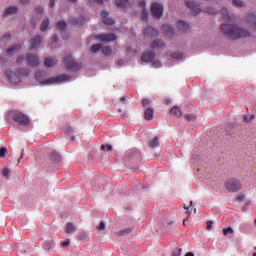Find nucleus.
Masks as SVG:
<instances>
[{
    "label": "nucleus",
    "instance_id": "obj_55",
    "mask_svg": "<svg viewBox=\"0 0 256 256\" xmlns=\"http://www.w3.org/2000/svg\"><path fill=\"white\" fill-rule=\"evenodd\" d=\"M184 209H186L187 213H189V207L184 206Z\"/></svg>",
    "mask_w": 256,
    "mask_h": 256
},
{
    "label": "nucleus",
    "instance_id": "obj_30",
    "mask_svg": "<svg viewBox=\"0 0 256 256\" xmlns=\"http://www.w3.org/2000/svg\"><path fill=\"white\" fill-rule=\"evenodd\" d=\"M101 51H102L103 55H111V52H112L111 48H109L107 46L102 47Z\"/></svg>",
    "mask_w": 256,
    "mask_h": 256
},
{
    "label": "nucleus",
    "instance_id": "obj_50",
    "mask_svg": "<svg viewBox=\"0 0 256 256\" xmlns=\"http://www.w3.org/2000/svg\"><path fill=\"white\" fill-rule=\"evenodd\" d=\"M37 13H43V8L41 7L37 8Z\"/></svg>",
    "mask_w": 256,
    "mask_h": 256
},
{
    "label": "nucleus",
    "instance_id": "obj_64",
    "mask_svg": "<svg viewBox=\"0 0 256 256\" xmlns=\"http://www.w3.org/2000/svg\"><path fill=\"white\" fill-rule=\"evenodd\" d=\"M244 119H245V121H249V120H247V117H245Z\"/></svg>",
    "mask_w": 256,
    "mask_h": 256
},
{
    "label": "nucleus",
    "instance_id": "obj_41",
    "mask_svg": "<svg viewBox=\"0 0 256 256\" xmlns=\"http://www.w3.org/2000/svg\"><path fill=\"white\" fill-rule=\"evenodd\" d=\"M79 239H81L82 241H87L88 236L86 233H80L79 234Z\"/></svg>",
    "mask_w": 256,
    "mask_h": 256
},
{
    "label": "nucleus",
    "instance_id": "obj_53",
    "mask_svg": "<svg viewBox=\"0 0 256 256\" xmlns=\"http://www.w3.org/2000/svg\"><path fill=\"white\" fill-rule=\"evenodd\" d=\"M21 3H29V0H20Z\"/></svg>",
    "mask_w": 256,
    "mask_h": 256
},
{
    "label": "nucleus",
    "instance_id": "obj_25",
    "mask_svg": "<svg viewBox=\"0 0 256 256\" xmlns=\"http://www.w3.org/2000/svg\"><path fill=\"white\" fill-rule=\"evenodd\" d=\"M75 231V225L73 223L69 222L66 225V233H73Z\"/></svg>",
    "mask_w": 256,
    "mask_h": 256
},
{
    "label": "nucleus",
    "instance_id": "obj_48",
    "mask_svg": "<svg viewBox=\"0 0 256 256\" xmlns=\"http://www.w3.org/2000/svg\"><path fill=\"white\" fill-rule=\"evenodd\" d=\"M153 64H154V66H156V67H161V63H159V62H153Z\"/></svg>",
    "mask_w": 256,
    "mask_h": 256
},
{
    "label": "nucleus",
    "instance_id": "obj_29",
    "mask_svg": "<svg viewBox=\"0 0 256 256\" xmlns=\"http://www.w3.org/2000/svg\"><path fill=\"white\" fill-rule=\"evenodd\" d=\"M66 27H67V23H65V21H60L57 24V29H59V31H64Z\"/></svg>",
    "mask_w": 256,
    "mask_h": 256
},
{
    "label": "nucleus",
    "instance_id": "obj_44",
    "mask_svg": "<svg viewBox=\"0 0 256 256\" xmlns=\"http://www.w3.org/2000/svg\"><path fill=\"white\" fill-rule=\"evenodd\" d=\"M149 103H150L149 99H144L143 102H142V104L144 105V107L147 106V105H149Z\"/></svg>",
    "mask_w": 256,
    "mask_h": 256
},
{
    "label": "nucleus",
    "instance_id": "obj_1",
    "mask_svg": "<svg viewBox=\"0 0 256 256\" xmlns=\"http://www.w3.org/2000/svg\"><path fill=\"white\" fill-rule=\"evenodd\" d=\"M221 29L225 35L230 37V39H241V37H249L247 30L239 28L235 25L224 24Z\"/></svg>",
    "mask_w": 256,
    "mask_h": 256
},
{
    "label": "nucleus",
    "instance_id": "obj_27",
    "mask_svg": "<svg viewBox=\"0 0 256 256\" xmlns=\"http://www.w3.org/2000/svg\"><path fill=\"white\" fill-rule=\"evenodd\" d=\"M19 49H20V46H13L7 50V55H13V53H17Z\"/></svg>",
    "mask_w": 256,
    "mask_h": 256
},
{
    "label": "nucleus",
    "instance_id": "obj_33",
    "mask_svg": "<svg viewBox=\"0 0 256 256\" xmlns=\"http://www.w3.org/2000/svg\"><path fill=\"white\" fill-rule=\"evenodd\" d=\"M102 151H111L113 149V146L106 144L101 146Z\"/></svg>",
    "mask_w": 256,
    "mask_h": 256
},
{
    "label": "nucleus",
    "instance_id": "obj_28",
    "mask_svg": "<svg viewBox=\"0 0 256 256\" xmlns=\"http://www.w3.org/2000/svg\"><path fill=\"white\" fill-rule=\"evenodd\" d=\"M159 47H163V41L161 40H155L152 44L153 49H157Z\"/></svg>",
    "mask_w": 256,
    "mask_h": 256
},
{
    "label": "nucleus",
    "instance_id": "obj_10",
    "mask_svg": "<svg viewBox=\"0 0 256 256\" xmlns=\"http://www.w3.org/2000/svg\"><path fill=\"white\" fill-rule=\"evenodd\" d=\"M40 45H41V37L36 36L30 42V49H31V51H37V49H39Z\"/></svg>",
    "mask_w": 256,
    "mask_h": 256
},
{
    "label": "nucleus",
    "instance_id": "obj_49",
    "mask_svg": "<svg viewBox=\"0 0 256 256\" xmlns=\"http://www.w3.org/2000/svg\"><path fill=\"white\" fill-rule=\"evenodd\" d=\"M118 65L121 67V65H125V62H123V60H119Z\"/></svg>",
    "mask_w": 256,
    "mask_h": 256
},
{
    "label": "nucleus",
    "instance_id": "obj_17",
    "mask_svg": "<svg viewBox=\"0 0 256 256\" xmlns=\"http://www.w3.org/2000/svg\"><path fill=\"white\" fill-rule=\"evenodd\" d=\"M64 63L68 69H75V60L73 58L69 57L64 60Z\"/></svg>",
    "mask_w": 256,
    "mask_h": 256
},
{
    "label": "nucleus",
    "instance_id": "obj_59",
    "mask_svg": "<svg viewBox=\"0 0 256 256\" xmlns=\"http://www.w3.org/2000/svg\"><path fill=\"white\" fill-rule=\"evenodd\" d=\"M242 200H243V197L238 198V201H242Z\"/></svg>",
    "mask_w": 256,
    "mask_h": 256
},
{
    "label": "nucleus",
    "instance_id": "obj_34",
    "mask_svg": "<svg viewBox=\"0 0 256 256\" xmlns=\"http://www.w3.org/2000/svg\"><path fill=\"white\" fill-rule=\"evenodd\" d=\"M232 3L235 7H243V2L241 0H232Z\"/></svg>",
    "mask_w": 256,
    "mask_h": 256
},
{
    "label": "nucleus",
    "instance_id": "obj_21",
    "mask_svg": "<svg viewBox=\"0 0 256 256\" xmlns=\"http://www.w3.org/2000/svg\"><path fill=\"white\" fill-rule=\"evenodd\" d=\"M56 63L57 61H55V59L51 57L46 58L44 61V64L46 65V67H53Z\"/></svg>",
    "mask_w": 256,
    "mask_h": 256
},
{
    "label": "nucleus",
    "instance_id": "obj_18",
    "mask_svg": "<svg viewBox=\"0 0 256 256\" xmlns=\"http://www.w3.org/2000/svg\"><path fill=\"white\" fill-rule=\"evenodd\" d=\"M162 31H164L167 37H171L173 35V28L170 25H164L162 27Z\"/></svg>",
    "mask_w": 256,
    "mask_h": 256
},
{
    "label": "nucleus",
    "instance_id": "obj_32",
    "mask_svg": "<svg viewBox=\"0 0 256 256\" xmlns=\"http://www.w3.org/2000/svg\"><path fill=\"white\" fill-rule=\"evenodd\" d=\"M223 234L224 235H231V234H233V228L232 227L225 228L223 230Z\"/></svg>",
    "mask_w": 256,
    "mask_h": 256
},
{
    "label": "nucleus",
    "instance_id": "obj_54",
    "mask_svg": "<svg viewBox=\"0 0 256 256\" xmlns=\"http://www.w3.org/2000/svg\"><path fill=\"white\" fill-rule=\"evenodd\" d=\"M95 3H103V0H94Z\"/></svg>",
    "mask_w": 256,
    "mask_h": 256
},
{
    "label": "nucleus",
    "instance_id": "obj_52",
    "mask_svg": "<svg viewBox=\"0 0 256 256\" xmlns=\"http://www.w3.org/2000/svg\"><path fill=\"white\" fill-rule=\"evenodd\" d=\"M221 13H222V15H227V10L226 9H223L222 11H221Z\"/></svg>",
    "mask_w": 256,
    "mask_h": 256
},
{
    "label": "nucleus",
    "instance_id": "obj_15",
    "mask_svg": "<svg viewBox=\"0 0 256 256\" xmlns=\"http://www.w3.org/2000/svg\"><path fill=\"white\" fill-rule=\"evenodd\" d=\"M187 7H189V9H192L194 15H197V13H199V11H201V9H199V6L195 4V2L193 1H188L186 3Z\"/></svg>",
    "mask_w": 256,
    "mask_h": 256
},
{
    "label": "nucleus",
    "instance_id": "obj_8",
    "mask_svg": "<svg viewBox=\"0 0 256 256\" xmlns=\"http://www.w3.org/2000/svg\"><path fill=\"white\" fill-rule=\"evenodd\" d=\"M97 39L103 43H111V41H115L117 37L114 34H104L97 36Z\"/></svg>",
    "mask_w": 256,
    "mask_h": 256
},
{
    "label": "nucleus",
    "instance_id": "obj_24",
    "mask_svg": "<svg viewBox=\"0 0 256 256\" xmlns=\"http://www.w3.org/2000/svg\"><path fill=\"white\" fill-rule=\"evenodd\" d=\"M49 27V18H45L41 24V31H47V28Z\"/></svg>",
    "mask_w": 256,
    "mask_h": 256
},
{
    "label": "nucleus",
    "instance_id": "obj_36",
    "mask_svg": "<svg viewBox=\"0 0 256 256\" xmlns=\"http://www.w3.org/2000/svg\"><path fill=\"white\" fill-rule=\"evenodd\" d=\"M132 230L133 229H131V228H126V229L120 231L119 235H127V234L131 233Z\"/></svg>",
    "mask_w": 256,
    "mask_h": 256
},
{
    "label": "nucleus",
    "instance_id": "obj_13",
    "mask_svg": "<svg viewBox=\"0 0 256 256\" xmlns=\"http://www.w3.org/2000/svg\"><path fill=\"white\" fill-rule=\"evenodd\" d=\"M116 5L120 7V9H129V7H131L129 0H116Z\"/></svg>",
    "mask_w": 256,
    "mask_h": 256
},
{
    "label": "nucleus",
    "instance_id": "obj_37",
    "mask_svg": "<svg viewBox=\"0 0 256 256\" xmlns=\"http://www.w3.org/2000/svg\"><path fill=\"white\" fill-rule=\"evenodd\" d=\"M99 49H101V45L96 44V45L92 46L91 51H92V53H97V51H99Z\"/></svg>",
    "mask_w": 256,
    "mask_h": 256
},
{
    "label": "nucleus",
    "instance_id": "obj_56",
    "mask_svg": "<svg viewBox=\"0 0 256 256\" xmlns=\"http://www.w3.org/2000/svg\"><path fill=\"white\" fill-rule=\"evenodd\" d=\"M53 41H57V36H54V37H53Z\"/></svg>",
    "mask_w": 256,
    "mask_h": 256
},
{
    "label": "nucleus",
    "instance_id": "obj_6",
    "mask_svg": "<svg viewBox=\"0 0 256 256\" xmlns=\"http://www.w3.org/2000/svg\"><path fill=\"white\" fill-rule=\"evenodd\" d=\"M151 13L154 17L159 19L163 15V5L160 3H154L151 5Z\"/></svg>",
    "mask_w": 256,
    "mask_h": 256
},
{
    "label": "nucleus",
    "instance_id": "obj_20",
    "mask_svg": "<svg viewBox=\"0 0 256 256\" xmlns=\"http://www.w3.org/2000/svg\"><path fill=\"white\" fill-rule=\"evenodd\" d=\"M4 13H5V15H15V13H17V7L10 6L5 9Z\"/></svg>",
    "mask_w": 256,
    "mask_h": 256
},
{
    "label": "nucleus",
    "instance_id": "obj_46",
    "mask_svg": "<svg viewBox=\"0 0 256 256\" xmlns=\"http://www.w3.org/2000/svg\"><path fill=\"white\" fill-rule=\"evenodd\" d=\"M49 6H50V7H54V6H55V0H50Z\"/></svg>",
    "mask_w": 256,
    "mask_h": 256
},
{
    "label": "nucleus",
    "instance_id": "obj_57",
    "mask_svg": "<svg viewBox=\"0 0 256 256\" xmlns=\"http://www.w3.org/2000/svg\"><path fill=\"white\" fill-rule=\"evenodd\" d=\"M74 24L77 25V24H80L79 21H74Z\"/></svg>",
    "mask_w": 256,
    "mask_h": 256
},
{
    "label": "nucleus",
    "instance_id": "obj_5",
    "mask_svg": "<svg viewBox=\"0 0 256 256\" xmlns=\"http://www.w3.org/2000/svg\"><path fill=\"white\" fill-rule=\"evenodd\" d=\"M138 1V8H139V13L141 16L142 21H147V18L149 17V11L147 10L146 5L147 3L145 0H137Z\"/></svg>",
    "mask_w": 256,
    "mask_h": 256
},
{
    "label": "nucleus",
    "instance_id": "obj_61",
    "mask_svg": "<svg viewBox=\"0 0 256 256\" xmlns=\"http://www.w3.org/2000/svg\"><path fill=\"white\" fill-rule=\"evenodd\" d=\"M251 119H255V116H254V115H252V116H251Z\"/></svg>",
    "mask_w": 256,
    "mask_h": 256
},
{
    "label": "nucleus",
    "instance_id": "obj_58",
    "mask_svg": "<svg viewBox=\"0 0 256 256\" xmlns=\"http://www.w3.org/2000/svg\"><path fill=\"white\" fill-rule=\"evenodd\" d=\"M70 1V3H75V1H77V0H69Z\"/></svg>",
    "mask_w": 256,
    "mask_h": 256
},
{
    "label": "nucleus",
    "instance_id": "obj_16",
    "mask_svg": "<svg viewBox=\"0 0 256 256\" xmlns=\"http://www.w3.org/2000/svg\"><path fill=\"white\" fill-rule=\"evenodd\" d=\"M177 28H178V31L185 32L187 31V29H189V24H187V22L178 21Z\"/></svg>",
    "mask_w": 256,
    "mask_h": 256
},
{
    "label": "nucleus",
    "instance_id": "obj_26",
    "mask_svg": "<svg viewBox=\"0 0 256 256\" xmlns=\"http://www.w3.org/2000/svg\"><path fill=\"white\" fill-rule=\"evenodd\" d=\"M149 145L153 148L159 147V138L155 137L149 141Z\"/></svg>",
    "mask_w": 256,
    "mask_h": 256
},
{
    "label": "nucleus",
    "instance_id": "obj_39",
    "mask_svg": "<svg viewBox=\"0 0 256 256\" xmlns=\"http://www.w3.org/2000/svg\"><path fill=\"white\" fill-rule=\"evenodd\" d=\"M181 248H176L172 254V256H181Z\"/></svg>",
    "mask_w": 256,
    "mask_h": 256
},
{
    "label": "nucleus",
    "instance_id": "obj_45",
    "mask_svg": "<svg viewBox=\"0 0 256 256\" xmlns=\"http://www.w3.org/2000/svg\"><path fill=\"white\" fill-rule=\"evenodd\" d=\"M251 22H252V25H254L256 27V16L252 17Z\"/></svg>",
    "mask_w": 256,
    "mask_h": 256
},
{
    "label": "nucleus",
    "instance_id": "obj_31",
    "mask_svg": "<svg viewBox=\"0 0 256 256\" xmlns=\"http://www.w3.org/2000/svg\"><path fill=\"white\" fill-rule=\"evenodd\" d=\"M7 155V147L0 148V157L3 159Z\"/></svg>",
    "mask_w": 256,
    "mask_h": 256
},
{
    "label": "nucleus",
    "instance_id": "obj_3",
    "mask_svg": "<svg viewBox=\"0 0 256 256\" xmlns=\"http://www.w3.org/2000/svg\"><path fill=\"white\" fill-rule=\"evenodd\" d=\"M6 121L8 123L15 121V123H18V125H22L23 127H27V125H29V118L19 111L8 112L6 115Z\"/></svg>",
    "mask_w": 256,
    "mask_h": 256
},
{
    "label": "nucleus",
    "instance_id": "obj_23",
    "mask_svg": "<svg viewBox=\"0 0 256 256\" xmlns=\"http://www.w3.org/2000/svg\"><path fill=\"white\" fill-rule=\"evenodd\" d=\"M10 176H11V169L3 168L2 169V177H4V179H9Z\"/></svg>",
    "mask_w": 256,
    "mask_h": 256
},
{
    "label": "nucleus",
    "instance_id": "obj_51",
    "mask_svg": "<svg viewBox=\"0 0 256 256\" xmlns=\"http://www.w3.org/2000/svg\"><path fill=\"white\" fill-rule=\"evenodd\" d=\"M185 256H195V254H193V252H188V253H186Z\"/></svg>",
    "mask_w": 256,
    "mask_h": 256
},
{
    "label": "nucleus",
    "instance_id": "obj_22",
    "mask_svg": "<svg viewBox=\"0 0 256 256\" xmlns=\"http://www.w3.org/2000/svg\"><path fill=\"white\" fill-rule=\"evenodd\" d=\"M170 113L172 115H175L176 117H181L182 113H181V109L178 106H174L171 110Z\"/></svg>",
    "mask_w": 256,
    "mask_h": 256
},
{
    "label": "nucleus",
    "instance_id": "obj_35",
    "mask_svg": "<svg viewBox=\"0 0 256 256\" xmlns=\"http://www.w3.org/2000/svg\"><path fill=\"white\" fill-rule=\"evenodd\" d=\"M213 220H209L207 223H206V229L207 231H211V229H213Z\"/></svg>",
    "mask_w": 256,
    "mask_h": 256
},
{
    "label": "nucleus",
    "instance_id": "obj_11",
    "mask_svg": "<svg viewBox=\"0 0 256 256\" xmlns=\"http://www.w3.org/2000/svg\"><path fill=\"white\" fill-rule=\"evenodd\" d=\"M101 15H102V21L103 23H105V25H113L114 20L112 18H109V12L103 11Z\"/></svg>",
    "mask_w": 256,
    "mask_h": 256
},
{
    "label": "nucleus",
    "instance_id": "obj_38",
    "mask_svg": "<svg viewBox=\"0 0 256 256\" xmlns=\"http://www.w3.org/2000/svg\"><path fill=\"white\" fill-rule=\"evenodd\" d=\"M105 222H100V224L97 226L98 231H105Z\"/></svg>",
    "mask_w": 256,
    "mask_h": 256
},
{
    "label": "nucleus",
    "instance_id": "obj_19",
    "mask_svg": "<svg viewBox=\"0 0 256 256\" xmlns=\"http://www.w3.org/2000/svg\"><path fill=\"white\" fill-rule=\"evenodd\" d=\"M153 109L148 108L146 109V111L144 112V117L146 119V121H151V119H153Z\"/></svg>",
    "mask_w": 256,
    "mask_h": 256
},
{
    "label": "nucleus",
    "instance_id": "obj_2",
    "mask_svg": "<svg viewBox=\"0 0 256 256\" xmlns=\"http://www.w3.org/2000/svg\"><path fill=\"white\" fill-rule=\"evenodd\" d=\"M36 81L41 85H61V83H67L71 81V77L68 75H60L52 78L45 79L41 73L36 74Z\"/></svg>",
    "mask_w": 256,
    "mask_h": 256
},
{
    "label": "nucleus",
    "instance_id": "obj_63",
    "mask_svg": "<svg viewBox=\"0 0 256 256\" xmlns=\"http://www.w3.org/2000/svg\"><path fill=\"white\" fill-rule=\"evenodd\" d=\"M20 159H23V152H22V154H21V158Z\"/></svg>",
    "mask_w": 256,
    "mask_h": 256
},
{
    "label": "nucleus",
    "instance_id": "obj_14",
    "mask_svg": "<svg viewBox=\"0 0 256 256\" xmlns=\"http://www.w3.org/2000/svg\"><path fill=\"white\" fill-rule=\"evenodd\" d=\"M144 34L147 37H157V35H159V33L157 32V30H155V28L153 27H148L145 31Z\"/></svg>",
    "mask_w": 256,
    "mask_h": 256
},
{
    "label": "nucleus",
    "instance_id": "obj_4",
    "mask_svg": "<svg viewBox=\"0 0 256 256\" xmlns=\"http://www.w3.org/2000/svg\"><path fill=\"white\" fill-rule=\"evenodd\" d=\"M225 187L227 191H231L232 193H235L236 191L241 190V187H243V185L241 184V181L235 178H232V179H228L225 182Z\"/></svg>",
    "mask_w": 256,
    "mask_h": 256
},
{
    "label": "nucleus",
    "instance_id": "obj_42",
    "mask_svg": "<svg viewBox=\"0 0 256 256\" xmlns=\"http://www.w3.org/2000/svg\"><path fill=\"white\" fill-rule=\"evenodd\" d=\"M186 119L187 121H193L194 119H196V116L193 114H188L186 115Z\"/></svg>",
    "mask_w": 256,
    "mask_h": 256
},
{
    "label": "nucleus",
    "instance_id": "obj_40",
    "mask_svg": "<svg viewBox=\"0 0 256 256\" xmlns=\"http://www.w3.org/2000/svg\"><path fill=\"white\" fill-rule=\"evenodd\" d=\"M53 241H50L49 244L47 242L44 244V249H53Z\"/></svg>",
    "mask_w": 256,
    "mask_h": 256
},
{
    "label": "nucleus",
    "instance_id": "obj_7",
    "mask_svg": "<svg viewBox=\"0 0 256 256\" xmlns=\"http://www.w3.org/2000/svg\"><path fill=\"white\" fill-rule=\"evenodd\" d=\"M8 80L12 85H19L21 83V78L15 72H9L7 74Z\"/></svg>",
    "mask_w": 256,
    "mask_h": 256
},
{
    "label": "nucleus",
    "instance_id": "obj_62",
    "mask_svg": "<svg viewBox=\"0 0 256 256\" xmlns=\"http://www.w3.org/2000/svg\"><path fill=\"white\" fill-rule=\"evenodd\" d=\"M252 256H256V252H254V253L252 254Z\"/></svg>",
    "mask_w": 256,
    "mask_h": 256
},
{
    "label": "nucleus",
    "instance_id": "obj_9",
    "mask_svg": "<svg viewBox=\"0 0 256 256\" xmlns=\"http://www.w3.org/2000/svg\"><path fill=\"white\" fill-rule=\"evenodd\" d=\"M28 65L31 67H35V65H39V58L35 54H28L27 56Z\"/></svg>",
    "mask_w": 256,
    "mask_h": 256
},
{
    "label": "nucleus",
    "instance_id": "obj_12",
    "mask_svg": "<svg viewBox=\"0 0 256 256\" xmlns=\"http://www.w3.org/2000/svg\"><path fill=\"white\" fill-rule=\"evenodd\" d=\"M155 59V54L153 52H147L142 55V61L144 63H151Z\"/></svg>",
    "mask_w": 256,
    "mask_h": 256
},
{
    "label": "nucleus",
    "instance_id": "obj_60",
    "mask_svg": "<svg viewBox=\"0 0 256 256\" xmlns=\"http://www.w3.org/2000/svg\"><path fill=\"white\" fill-rule=\"evenodd\" d=\"M208 13H215V12H213V11H211V10H208Z\"/></svg>",
    "mask_w": 256,
    "mask_h": 256
},
{
    "label": "nucleus",
    "instance_id": "obj_47",
    "mask_svg": "<svg viewBox=\"0 0 256 256\" xmlns=\"http://www.w3.org/2000/svg\"><path fill=\"white\" fill-rule=\"evenodd\" d=\"M65 131L66 133H73V128H67Z\"/></svg>",
    "mask_w": 256,
    "mask_h": 256
},
{
    "label": "nucleus",
    "instance_id": "obj_43",
    "mask_svg": "<svg viewBox=\"0 0 256 256\" xmlns=\"http://www.w3.org/2000/svg\"><path fill=\"white\" fill-rule=\"evenodd\" d=\"M69 244H70L69 240H66L62 242V247H69Z\"/></svg>",
    "mask_w": 256,
    "mask_h": 256
}]
</instances>
